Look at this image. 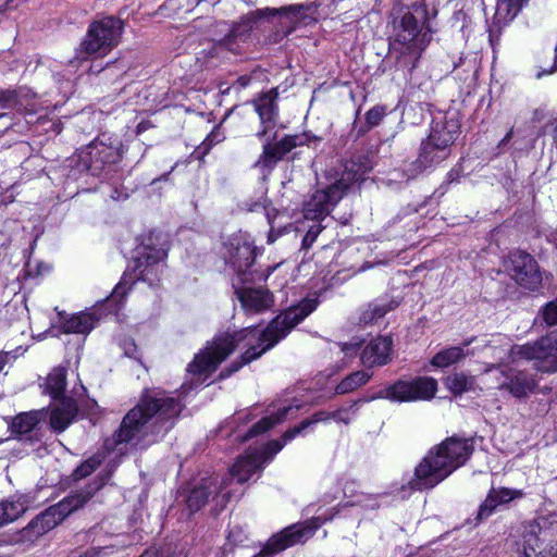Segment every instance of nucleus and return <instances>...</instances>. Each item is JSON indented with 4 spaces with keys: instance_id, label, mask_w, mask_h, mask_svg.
I'll return each instance as SVG.
<instances>
[{
    "instance_id": "bb28decb",
    "label": "nucleus",
    "mask_w": 557,
    "mask_h": 557,
    "mask_svg": "<svg viewBox=\"0 0 557 557\" xmlns=\"http://www.w3.org/2000/svg\"><path fill=\"white\" fill-rule=\"evenodd\" d=\"M517 496H521V492L509 488H493L484 503L480 506L479 518L483 519L488 517L498 505L507 503Z\"/></svg>"
},
{
    "instance_id": "412c9836",
    "label": "nucleus",
    "mask_w": 557,
    "mask_h": 557,
    "mask_svg": "<svg viewBox=\"0 0 557 557\" xmlns=\"http://www.w3.org/2000/svg\"><path fill=\"white\" fill-rule=\"evenodd\" d=\"M393 341L388 336L371 339L362 349L360 359L366 367H380L391 361Z\"/></svg>"
},
{
    "instance_id": "20e7f679",
    "label": "nucleus",
    "mask_w": 557,
    "mask_h": 557,
    "mask_svg": "<svg viewBox=\"0 0 557 557\" xmlns=\"http://www.w3.org/2000/svg\"><path fill=\"white\" fill-rule=\"evenodd\" d=\"M369 172L367 164L356 160H348L343 164L339 178L331 184L318 188L310 199L305 202L304 215L308 220H319L330 213L333 207L342 199L346 189L364 180Z\"/></svg>"
},
{
    "instance_id": "f257e3e1",
    "label": "nucleus",
    "mask_w": 557,
    "mask_h": 557,
    "mask_svg": "<svg viewBox=\"0 0 557 557\" xmlns=\"http://www.w3.org/2000/svg\"><path fill=\"white\" fill-rule=\"evenodd\" d=\"M317 306V299H305L297 306L290 307L278 314L263 332L246 327L232 334L224 333L215 336L202 351L195 356L188 366V372L199 375L211 374L240 342L247 339L250 347L242 356V361L231 370V372L237 371L245 363L257 359L284 338L293 327L314 311Z\"/></svg>"
},
{
    "instance_id": "c9c22d12",
    "label": "nucleus",
    "mask_w": 557,
    "mask_h": 557,
    "mask_svg": "<svg viewBox=\"0 0 557 557\" xmlns=\"http://www.w3.org/2000/svg\"><path fill=\"white\" fill-rule=\"evenodd\" d=\"M330 420H333L332 412H329V411L315 412L310 419H306V420L301 421L298 425L286 431L285 432V441L294 440L302 431H305L306 429L310 428L313 424H317L319 422H327Z\"/></svg>"
},
{
    "instance_id": "7ed1b4c3",
    "label": "nucleus",
    "mask_w": 557,
    "mask_h": 557,
    "mask_svg": "<svg viewBox=\"0 0 557 557\" xmlns=\"http://www.w3.org/2000/svg\"><path fill=\"white\" fill-rule=\"evenodd\" d=\"M473 450L472 441L450 437L432 448L414 469L411 488L430 490L461 467Z\"/></svg>"
},
{
    "instance_id": "79ce46f5",
    "label": "nucleus",
    "mask_w": 557,
    "mask_h": 557,
    "mask_svg": "<svg viewBox=\"0 0 557 557\" xmlns=\"http://www.w3.org/2000/svg\"><path fill=\"white\" fill-rule=\"evenodd\" d=\"M225 139L224 133L221 131V126H215L210 134L207 135L205 140L198 147L199 152L205 156L210 149L216 144L222 143Z\"/></svg>"
},
{
    "instance_id": "4d7b16f0",
    "label": "nucleus",
    "mask_w": 557,
    "mask_h": 557,
    "mask_svg": "<svg viewBox=\"0 0 557 557\" xmlns=\"http://www.w3.org/2000/svg\"><path fill=\"white\" fill-rule=\"evenodd\" d=\"M550 518L553 522H557V515H552Z\"/></svg>"
},
{
    "instance_id": "4be33fe9",
    "label": "nucleus",
    "mask_w": 557,
    "mask_h": 557,
    "mask_svg": "<svg viewBox=\"0 0 557 557\" xmlns=\"http://www.w3.org/2000/svg\"><path fill=\"white\" fill-rule=\"evenodd\" d=\"M78 411L77 403L72 397H62L52 407L50 425L57 432H63L74 420Z\"/></svg>"
},
{
    "instance_id": "6ab92c4d",
    "label": "nucleus",
    "mask_w": 557,
    "mask_h": 557,
    "mask_svg": "<svg viewBox=\"0 0 557 557\" xmlns=\"http://www.w3.org/2000/svg\"><path fill=\"white\" fill-rule=\"evenodd\" d=\"M276 89H271L268 92L261 94L253 100L255 111L258 113L262 129L257 133V137L262 139L271 133L276 124L277 117V98Z\"/></svg>"
},
{
    "instance_id": "dca6fc26",
    "label": "nucleus",
    "mask_w": 557,
    "mask_h": 557,
    "mask_svg": "<svg viewBox=\"0 0 557 557\" xmlns=\"http://www.w3.org/2000/svg\"><path fill=\"white\" fill-rule=\"evenodd\" d=\"M459 124L455 120H441L432 124L431 133L425 140V154L431 149H437V159H447L450 154V146L457 138Z\"/></svg>"
},
{
    "instance_id": "5fc2aeb1",
    "label": "nucleus",
    "mask_w": 557,
    "mask_h": 557,
    "mask_svg": "<svg viewBox=\"0 0 557 557\" xmlns=\"http://www.w3.org/2000/svg\"><path fill=\"white\" fill-rule=\"evenodd\" d=\"M8 358V352H0V371L3 369Z\"/></svg>"
},
{
    "instance_id": "aec40b11",
    "label": "nucleus",
    "mask_w": 557,
    "mask_h": 557,
    "mask_svg": "<svg viewBox=\"0 0 557 557\" xmlns=\"http://www.w3.org/2000/svg\"><path fill=\"white\" fill-rule=\"evenodd\" d=\"M499 373L503 380L498 388L508 391L513 397H527L536 386L534 377L524 371L509 368L500 369Z\"/></svg>"
},
{
    "instance_id": "4c0bfd02",
    "label": "nucleus",
    "mask_w": 557,
    "mask_h": 557,
    "mask_svg": "<svg viewBox=\"0 0 557 557\" xmlns=\"http://www.w3.org/2000/svg\"><path fill=\"white\" fill-rule=\"evenodd\" d=\"M361 403L362 400H356L347 406L332 411L333 420H335L337 423H344L346 425L351 423L358 416Z\"/></svg>"
},
{
    "instance_id": "6e6d98bb",
    "label": "nucleus",
    "mask_w": 557,
    "mask_h": 557,
    "mask_svg": "<svg viewBox=\"0 0 557 557\" xmlns=\"http://www.w3.org/2000/svg\"><path fill=\"white\" fill-rule=\"evenodd\" d=\"M512 134H513V131H512V129H510V131L506 134V136L503 138L502 144H506V143H508V141L511 139Z\"/></svg>"
},
{
    "instance_id": "1a4fd4ad",
    "label": "nucleus",
    "mask_w": 557,
    "mask_h": 557,
    "mask_svg": "<svg viewBox=\"0 0 557 557\" xmlns=\"http://www.w3.org/2000/svg\"><path fill=\"white\" fill-rule=\"evenodd\" d=\"M436 391V380L433 377L422 376L417 377L413 381H398L364 401L377 398H385L391 401L398 403L428 400L434 397Z\"/></svg>"
},
{
    "instance_id": "393cba45",
    "label": "nucleus",
    "mask_w": 557,
    "mask_h": 557,
    "mask_svg": "<svg viewBox=\"0 0 557 557\" xmlns=\"http://www.w3.org/2000/svg\"><path fill=\"white\" fill-rule=\"evenodd\" d=\"M216 481L213 478H205L199 485L189 492L186 504L190 511H197L208 502L209 496L216 492Z\"/></svg>"
},
{
    "instance_id": "f704fd0d",
    "label": "nucleus",
    "mask_w": 557,
    "mask_h": 557,
    "mask_svg": "<svg viewBox=\"0 0 557 557\" xmlns=\"http://www.w3.org/2000/svg\"><path fill=\"white\" fill-rule=\"evenodd\" d=\"M445 385L455 395H461L473 389L474 377L465 373H454L446 377Z\"/></svg>"
},
{
    "instance_id": "2eb2a0df",
    "label": "nucleus",
    "mask_w": 557,
    "mask_h": 557,
    "mask_svg": "<svg viewBox=\"0 0 557 557\" xmlns=\"http://www.w3.org/2000/svg\"><path fill=\"white\" fill-rule=\"evenodd\" d=\"M262 139H264L263 152L260 156L259 160L257 161L256 165L261 166L263 170L267 169L269 171L278 160H281L286 153H288L295 147L309 144L311 139L314 141L320 140V138L315 136L309 137L308 135L285 136L277 143L271 144L270 133Z\"/></svg>"
},
{
    "instance_id": "e433bc0d",
    "label": "nucleus",
    "mask_w": 557,
    "mask_h": 557,
    "mask_svg": "<svg viewBox=\"0 0 557 557\" xmlns=\"http://www.w3.org/2000/svg\"><path fill=\"white\" fill-rule=\"evenodd\" d=\"M248 210L249 211H259V210L264 211L265 218L271 227V231L269 233V243H273L274 238H273L272 234H273V228H274V220L277 215V211L274 208H270V200L265 196H261V198L258 201L249 205Z\"/></svg>"
},
{
    "instance_id": "ddd939ff",
    "label": "nucleus",
    "mask_w": 557,
    "mask_h": 557,
    "mask_svg": "<svg viewBox=\"0 0 557 557\" xmlns=\"http://www.w3.org/2000/svg\"><path fill=\"white\" fill-rule=\"evenodd\" d=\"M318 528L319 523L315 520L290 525L282 532L273 535L268 541L265 547L253 557H270L271 555L282 552L289 546L304 543L314 534Z\"/></svg>"
},
{
    "instance_id": "cd10ccee",
    "label": "nucleus",
    "mask_w": 557,
    "mask_h": 557,
    "mask_svg": "<svg viewBox=\"0 0 557 557\" xmlns=\"http://www.w3.org/2000/svg\"><path fill=\"white\" fill-rule=\"evenodd\" d=\"M437 149H431L428 154H425V140L421 144L420 154L416 161H413L409 168L406 170L409 178L414 177L424 171L432 169L433 166L440 164L445 159H437L436 156Z\"/></svg>"
},
{
    "instance_id": "09e8293b",
    "label": "nucleus",
    "mask_w": 557,
    "mask_h": 557,
    "mask_svg": "<svg viewBox=\"0 0 557 557\" xmlns=\"http://www.w3.org/2000/svg\"><path fill=\"white\" fill-rule=\"evenodd\" d=\"M543 317L547 324H557V298L545 306Z\"/></svg>"
},
{
    "instance_id": "a19ab883",
    "label": "nucleus",
    "mask_w": 557,
    "mask_h": 557,
    "mask_svg": "<svg viewBox=\"0 0 557 557\" xmlns=\"http://www.w3.org/2000/svg\"><path fill=\"white\" fill-rule=\"evenodd\" d=\"M289 441H285V433L282 436V440H275L269 442L262 450H253L255 454H258L260 457V461L264 465L269 462L274 455H276Z\"/></svg>"
},
{
    "instance_id": "0eeeda50",
    "label": "nucleus",
    "mask_w": 557,
    "mask_h": 557,
    "mask_svg": "<svg viewBox=\"0 0 557 557\" xmlns=\"http://www.w3.org/2000/svg\"><path fill=\"white\" fill-rule=\"evenodd\" d=\"M121 140L109 134H101L79 152L81 163L92 175H98L106 165L117 163L122 159Z\"/></svg>"
},
{
    "instance_id": "f3484780",
    "label": "nucleus",
    "mask_w": 557,
    "mask_h": 557,
    "mask_svg": "<svg viewBox=\"0 0 557 557\" xmlns=\"http://www.w3.org/2000/svg\"><path fill=\"white\" fill-rule=\"evenodd\" d=\"M546 521L545 517H540L524 527L522 535L524 557H555L554 548L539 536Z\"/></svg>"
},
{
    "instance_id": "603ef678",
    "label": "nucleus",
    "mask_w": 557,
    "mask_h": 557,
    "mask_svg": "<svg viewBox=\"0 0 557 557\" xmlns=\"http://www.w3.org/2000/svg\"><path fill=\"white\" fill-rule=\"evenodd\" d=\"M139 557H183L181 554H171L164 555L163 553L159 554L158 552L148 550L141 554Z\"/></svg>"
},
{
    "instance_id": "49530a36",
    "label": "nucleus",
    "mask_w": 557,
    "mask_h": 557,
    "mask_svg": "<svg viewBox=\"0 0 557 557\" xmlns=\"http://www.w3.org/2000/svg\"><path fill=\"white\" fill-rule=\"evenodd\" d=\"M322 230L323 226L319 222L311 225L302 238L301 248L304 250L311 248Z\"/></svg>"
},
{
    "instance_id": "2f4dec72",
    "label": "nucleus",
    "mask_w": 557,
    "mask_h": 557,
    "mask_svg": "<svg viewBox=\"0 0 557 557\" xmlns=\"http://www.w3.org/2000/svg\"><path fill=\"white\" fill-rule=\"evenodd\" d=\"M371 377L372 373L364 370L352 372L337 384L335 392L338 395L351 393L367 384Z\"/></svg>"
},
{
    "instance_id": "ea45409f",
    "label": "nucleus",
    "mask_w": 557,
    "mask_h": 557,
    "mask_svg": "<svg viewBox=\"0 0 557 557\" xmlns=\"http://www.w3.org/2000/svg\"><path fill=\"white\" fill-rule=\"evenodd\" d=\"M104 456L100 453L92 455L74 470L72 474L74 480H82L91 474L101 465Z\"/></svg>"
},
{
    "instance_id": "4468645a",
    "label": "nucleus",
    "mask_w": 557,
    "mask_h": 557,
    "mask_svg": "<svg viewBox=\"0 0 557 557\" xmlns=\"http://www.w3.org/2000/svg\"><path fill=\"white\" fill-rule=\"evenodd\" d=\"M505 267L511 278L527 289L534 290L542 282L536 261L524 251L512 252Z\"/></svg>"
},
{
    "instance_id": "864d4df0",
    "label": "nucleus",
    "mask_w": 557,
    "mask_h": 557,
    "mask_svg": "<svg viewBox=\"0 0 557 557\" xmlns=\"http://www.w3.org/2000/svg\"><path fill=\"white\" fill-rule=\"evenodd\" d=\"M556 71H557V54H555L553 67L550 70H548V71H540V72L536 73L535 76H536L537 79H540L543 76L553 74Z\"/></svg>"
},
{
    "instance_id": "de8ad7c7",
    "label": "nucleus",
    "mask_w": 557,
    "mask_h": 557,
    "mask_svg": "<svg viewBox=\"0 0 557 557\" xmlns=\"http://www.w3.org/2000/svg\"><path fill=\"white\" fill-rule=\"evenodd\" d=\"M16 102V92L14 90H0V117L5 115L2 110L14 107Z\"/></svg>"
},
{
    "instance_id": "f8f14e48",
    "label": "nucleus",
    "mask_w": 557,
    "mask_h": 557,
    "mask_svg": "<svg viewBox=\"0 0 557 557\" xmlns=\"http://www.w3.org/2000/svg\"><path fill=\"white\" fill-rule=\"evenodd\" d=\"M103 485V482L95 483L87 491L72 494L58 504L49 507L40 517L37 518L36 524L40 523L42 530L51 529L63 521L74 510L84 506L91 496Z\"/></svg>"
},
{
    "instance_id": "3c124183",
    "label": "nucleus",
    "mask_w": 557,
    "mask_h": 557,
    "mask_svg": "<svg viewBox=\"0 0 557 557\" xmlns=\"http://www.w3.org/2000/svg\"><path fill=\"white\" fill-rule=\"evenodd\" d=\"M371 309L370 307H368V309H366L361 317H360V322L363 323V324H371V323H375L376 320H375V315L371 314Z\"/></svg>"
},
{
    "instance_id": "6e6552de",
    "label": "nucleus",
    "mask_w": 557,
    "mask_h": 557,
    "mask_svg": "<svg viewBox=\"0 0 557 557\" xmlns=\"http://www.w3.org/2000/svg\"><path fill=\"white\" fill-rule=\"evenodd\" d=\"M123 23L114 16H106L90 24L81 48L86 54H107L117 46Z\"/></svg>"
},
{
    "instance_id": "a878e982",
    "label": "nucleus",
    "mask_w": 557,
    "mask_h": 557,
    "mask_svg": "<svg viewBox=\"0 0 557 557\" xmlns=\"http://www.w3.org/2000/svg\"><path fill=\"white\" fill-rule=\"evenodd\" d=\"M294 408L292 405L281 404L278 406L274 405L273 409L270 411V414L262 418L258 423H256L248 432L247 437H253L260 433L268 431L273 428L275 424L282 422L288 414V412Z\"/></svg>"
},
{
    "instance_id": "473e14b6",
    "label": "nucleus",
    "mask_w": 557,
    "mask_h": 557,
    "mask_svg": "<svg viewBox=\"0 0 557 557\" xmlns=\"http://www.w3.org/2000/svg\"><path fill=\"white\" fill-rule=\"evenodd\" d=\"M467 356L463 347L455 346L438 351L431 360V364L436 368H447L459 362Z\"/></svg>"
},
{
    "instance_id": "c03bdc74",
    "label": "nucleus",
    "mask_w": 557,
    "mask_h": 557,
    "mask_svg": "<svg viewBox=\"0 0 557 557\" xmlns=\"http://www.w3.org/2000/svg\"><path fill=\"white\" fill-rule=\"evenodd\" d=\"M386 115V107L375 106L366 113V122L369 127L377 126Z\"/></svg>"
},
{
    "instance_id": "58836bf2",
    "label": "nucleus",
    "mask_w": 557,
    "mask_h": 557,
    "mask_svg": "<svg viewBox=\"0 0 557 557\" xmlns=\"http://www.w3.org/2000/svg\"><path fill=\"white\" fill-rule=\"evenodd\" d=\"M304 10H305V7L302 4H290V5L282 7L280 9L265 8V9L257 10V11L250 13L249 16L269 17V16H274L276 14L296 16V15L300 14Z\"/></svg>"
},
{
    "instance_id": "39448f33",
    "label": "nucleus",
    "mask_w": 557,
    "mask_h": 557,
    "mask_svg": "<svg viewBox=\"0 0 557 557\" xmlns=\"http://www.w3.org/2000/svg\"><path fill=\"white\" fill-rule=\"evenodd\" d=\"M426 44V34L422 33L417 18L411 13L404 14L392 44V51L396 53V65L411 72Z\"/></svg>"
},
{
    "instance_id": "a18cd8bd",
    "label": "nucleus",
    "mask_w": 557,
    "mask_h": 557,
    "mask_svg": "<svg viewBox=\"0 0 557 557\" xmlns=\"http://www.w3.org/2000/svg\"><path fill=\"white\" fill-rule=\"evenodd\" d=\"M369 307L372 312L371 314L375 315V320L377 321L379 319L383 318L387 312H389L391 310L396 308L397 302L396 301H388V302L375 301V302H372L371 305H369Z\"/></svg>"
},
{
    "instance_id": "9b49d317",
    "label": "nucleus",
    "mask_w": 557,
    "mask_h": 557,
    "mask_svg": "<svg viewBox=\"0 0 557 557\" xmlns=\"http://www.w3.org/2000/svg\"><path fill=\"white\" fill-rule=\"evenodd\" d=\"M221 253L238 275H244L255 262L256 248L248 234L238 232L224 239Z\"/></svg>"
},
{
    "instance_id": "72a5a7b5",
    "label": "nucleus",
    "mask_w": 557,
    "mask_h": 557,
    "mask_svg": "<svg viewBox=\"0 0 557 557\" xmlns=\"http://www.w3.org/2000/svg\"><path fill=\"white\" fill-rule=\"evenodd\" d=\"M25 510L26 505L22 498L0 503V527L16 520Z\"/></svg>"
},
{
    "instance_id": "b1692460",
    "label": "nucleus",
    "mask_w": 557,
    "mask_h": 557,
    "mask_svg": "<svg viewBox=\"0 0 557 557\" xmlns=\"http://www.w3.org/2000/svg\"><path fill=\"white\" fill-rule=\"evenodd\" d=\"M262 466L263 463L260 461L259 455L249 451L237 459L236 463L231 468V475L236 479L238 483H244L248 481L256 471L260 470Z\"/></svg>"
},
{
    "instance_id": "37998d69",
    "label": "nucleus",
    "mask_w": 557,
    "mask_h": 557,
    "mask_svg": "<svg viewBox=\"0 0 557 557\" xmlns=\"http://www.w3.org/2000/svg\"><path fill=\"white\" fill-rule=\"evenodd\" d=\"M115 552V545L104 544V545H97L92 546L91 548L87 549L84 553H75L72 557H102V556H109Z\"/></svg>"
},
{
    "instance_id": "7c9ffc66",
    "label": "nucleus",
    "mask_w": 557,
    "mask_h": 557,
    "mask_svg": "<svg viewBox=\"0 0 557 557\" xmlns=\"http://www.w3.org/2000/svg\"><path fill=\"white\" fill-rule=\"evenodd\" d=\"M66 386V372L64 368H54L46 379L45 392L48 393L51 398L58 400L62 397Z\"/></svg>"
},
{
    "instance_id": "c756f323",
    "label": "nucleus",
    "mask_w": 557,
    "mask_h": 557,
    "mask_svg": "<svg viewBox=\"0 0 557 557\" xmlns=\"http://www.w3.org/2000/svg\"><path fill=\"white\" fill-rule=\"evenodd\" d=\"M45 417L42 411L24 412L16 416L11 424L12 432L25 435L33 432Z\"/></svg>"
},
{
    "instance_id": "c85d7f7f",
    "label": "nucleus",
    "mask_w": 557,
    "mask_h": 557,
    "mask_svg": "<svg viewBox=\"0 0 557 557\" xmlns=\"http://www.w3.org/2000/svg\"><path fill=\"white\" fill-rule=\"evenodd\" d=\"M527 1L528 0H498L494 23L499 26L508 24L518 15Z\"/></svg>"
},
{
    "instance_id": "f03ea898",
    "label": "nucleus",
    "mask_w": 557,
    "mask_h": 557,
    "mask_svg": "<svg viewBox=\"0 0 557 557\" xmlns=\"http://www.w3.org/2000/svg\"><path fill=\"white\" fill-rule=\"evenodd\" d=\"M181 409V404L172 397L145 395L124 417L114 434V442L138 445L149 434L166 432L173 426V419L180 414Z\"/></svg>"
},
{
    "instance_id": "423d86ee",
    "label": "nucleus",
    "mask_w": 557,
    "mask_h": 557,
    "mask_svg": "<svg viewBox=\"0 0 557 557\" xmlns=\"http://www.w3.org/2000/svg\"><path fill=\"white\" fill-rule=\"evenodd\" d=\"M510 357L513 362L534 361L535 368L541 372H557V329L534 343L513 346Z\"/></svg>"
},
{
    "instance_id": "8fccbe9b",
    "label": "nucleus",
    "mask_w": 557,
    "mask_h": 557,
    "mask_svg": "<svg viewBox=\"0 0 557 557\" xmlns=\"http://www.w3.org/2000/svg\"><path fill=\"white\" fill-rule=\"evenodd\" d=\"M360 345H361V342L354 339L349 343H345V344L341 345V349L346 356L352 357L358 352Z\"/></svg>"
},
{
    "instance_id": "a211bd4d",
    "label": "nucleus",
    "mask_w": 557,
    "mask_h": 557,
    "mask_svg": "<svg viewBox=\"0 0 557 557\" xmlns=\"http://www.w3.org/2000/svg\"><path fill=\"white\" fill-rule=\"evenodd\" d=\"M236 295L247 313H260L269 310L274 300L273 295L263 286H242L236 288Z\"/></svg>"
},
{
    "instance_id": "5701e85b",
    "label": "nucleus",
    "mask_w": 557,
    "mask_h": 557,
    "mask_svg": "<svg viewBox=\"0 0 557 557\" xmlns=\"http://www.w3.org/2000/svg\"><path fill=\"white\" fill-rule=\"evenodd\" d=\"M151 237L148 242H151ZM166 257V250L163 247L152 246L151 243H146L138 248L136 262L138 275L145 280L149 273V268L159 263Z\"/></svg>"
},
{
    "instance_id": "9d476101",
    "label": "nucleus",
    "mask_w": 557,
    "mask_h": 557,
    "mask_svg": "<svg viewBox=\"0 0 557 557\" xmlns=\"http://www.w3.org/2000/svg\"><path fill=\"white\" fill-rule=\"evenodd\" d=\"M129 288L126 286L124 281H121L112 290L109 298H107L95 312H81L70 317L62 323V330L66 334H88L96 325L100 314L97 315V311L103 307L114 305V308L110 310V313L116 314L123 305V299L126 296Z\"/></svg>"
}]
</instances>
